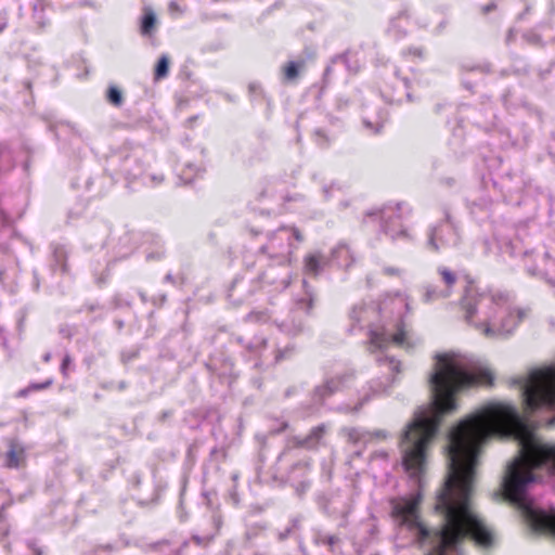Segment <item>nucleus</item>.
<instances>
[{"instance_id": "obj_1", "label": "nucleus", "mask_w": 555, "mask_h": 555, "mask_svg": "<svg viewBox=\"0 0 555 555\" xmlns=\"http://www.w3.org/2000/svg\"><path fill=\"white\" fill-rule=\"evenodd\" d=\"M435 415L416 418L408 427L402 440V464L412 476H418L425 467L426 452L438 429L440 418L456 409L455 396L475 386H492L491 371H467L462 359L453 352L437 353L430 376Z\"/></svg>"}, {"instance_id": "obj_2", "label": "nucleus", "mask_w": 555, "mask_h": 555, "mask_svg": "<svg viewBox=\"0 0 555 555\" xmlns=\"http://www.w3.org/2000/svg\"><path fill=\"white\" fill-rule=\"evenodd\" d=\"M547 464L555 470V444L542 443L531 436L522 439L520 455L508 466L502 483L504 498L521 504L526 487L533 480L532 470Z\"/></svg>"}, {"instance_id": "obj_3", "label": "nucleus", "mask_w": 555, "mask_h": 555, "mask_svg": "<svg viewBox=\"0 0 555 555\" xmlns=\"http://www.w3.org/2000/svg\"><path fill=\"white\" fill-rule=\"evenodd\" d=\"M525 411L555 408V367H543L532 371L524 387Z\"/></svg>"}, {"instance_id": "obj_4", "label": "nucleus", "mask_w": 555, "mask_h": 555, "mask_svg": "<svg viewBox=\"0 0 555 555\" xmlns=\"http://www.w3.org/2000/svg\"><path fill=\"white\" fill-rule=\"evenodd\" d=\"M524 515L532 530L555 537V513H546L526 506Z\"/></svg>"}, {"instance_id": "obj_5", "label": "nucleus", "mask_w": 555, "mask_h": 555, "mask_svg": "<svg viewBox=\"0 0 555 555\" xmlns=\"http://www.w3.org/2000/svg\"><path fill=\"white\" fill-rule=\"evenodd\" d=\"M7 451L1 454L2 465L8 469H20L26 466L25 446L16 438L5 439Z\"/></svg>"}, {"instance_id": "obj_6", "label": "nucleus", "mask_w": 555, "mask_h": 555, "mask_svg": "<svg viewBox=\"0 0 555 555\" xmlns=\"http://www.w3.org/2000/svg\"><path fill=\"white\" fill-rule=\"evenodd\" d=\"M326 425L320 424L310 429L304 438H294L293 446L298 449H317L326 433Z\"/></svg>"}, {"instance_id": "obj_7", "label": "nucleus", "mask_w": 555, "mask_h": 555, "mask_svg": "<svg viewBox=\"0 0 555 555\" xmlns=\"http://www.w3.org/2000/svg\"><path fill=\"white\" fill-rule=\"evenodd\" d=\"M391 343L400 348L412 349L415 344L411 340L410 331L403 320L396 324V333L390 337Z\"/></svg>"}, {"instance_id": "obj_8", "label": "nucleus", "mask_w": 555, "mask_h": 555, "mask_svg": "<svg viewBox=\"0 0 555 555\" xmlns=\"http://www.w3.org/2000/svg\"><path fill=\"white\" fill-rule=\"evenodd\" d=\"M157 27V17L154 10L150 7L143 8V14L140 20V34L144 37H152Z\"/></svg>"}, {"instance_id": "obj_9", "label": "nucleus", "mask_w": 555, "mask_h": 555, "mask_svg": "<svg viewBox=\"0 0 555 555\" xmlns=\"http://www.w3.org/2000/svg\"><path fill=\"white\" fill-rule=\"evenodd\" d=\"M369 343L375 350L386 349L391 343L383 330H371L369 332Z\"/></svg>"}, {"instance_id": "obj_10", "label": "nucleus", "mask_w": 555, "mask_h": 555, "mask_svg": "<svg viewBox=\"0 0 555 555\" xmlns=\"http://www.w3.org/2000/svg\"><path fill=\"white\" fill-rule=\"evenodd\" d=\"M305 67V61H289L282 67L283 79L286 82L294 81L298 78L300 69Z\"/></svg>"}, {"instance_id": "obj_11", "label": "nucleus", "mask_w": 555, "mask_h": 555, "mask_svg": "<svg viewBox=\"0 0 555 555\" xmlns=\"http://www.w3.org/2000/svg\"><path fill=\"white\" fill-rule=\"evenodd\" d=\"M305 271L312 275H318L321 270V256L317 254H309L304 259Z\"/></svg>"}, {"instance_id": "obj_12", "label": "nucleus", "mask_w": 555, "mask_h": 555, "mask_svg": "<svg viewBox=\"0 0 555 555\" xmlns=\"http://www.w3.org/2000/svg\"><path fill=\"white\" fill-rule=\"evenodd\" d=\"M169 74V59L167 55H162L154 69V80L159 81L166 78Z\"/></svg>"}, {"instance_id": "obj_13", "label": "nucleus", "mask_w": 555, "mask_h": 555, "mask_svg": "<svg viewBox=\"0 0 555 555\" xmlns=\"http://www.w3.org/2000/svg\"><path fill=\"white\" fill-rule=\"evenodd\" d=\"M50 384H51V382H49V380H47L44 383H34V384H30L28 387H26L24 389H21L16 393V397L25 398V397H27L33 391H39V390L48 388L50 386Z\"/></svg>"}, {"instance_id": "obj_14", "label": "nucleus", "mask_w": 555, "mask_h": 555, "mask_svg": "<svg viewBox=\"0 0 555 555\" xmlns=\"http://www.w3.org/2000/svg\"><path fill=\"white\" fill-rule=\"evenodd\" d=\"M107 101L114 106H120L122 104L124 98L121 91L117 87H109L106 93Z\"/></svg>"}, {"instance_id": "obj_15", "label": "nucleus", "mask_w": 555, "mask_h": 555, "mask_svg": "<svg viewBox=\"0 0 555 555\" xmlns=\"http://www.w3.org/2000/svg\"><path fill=\"white\" fill-rule=\"evenodd\" d=\"M402 55L410 60H422L425 56V50L422 47H408L402 51Z\"/></svg>"}, {"instance_id": "obj_16", "label": "nucleus", "mask_w": 555, "mask_h": 555, "mask_svg": "<svg viewBox=\"0 0 555 555\" xmlns=\"http://www.w3.org/2000/svg\"><path fill=\"white\" fill-rule=\"evenodd\" d=\"M343 434L349 443L356 444L360 441L361 435L357 428L348 427L343 429Z\"/></svg>"}, {"instance_id": "obj_17", "label": "nucleus", "mask_w": 555, "mask_h": 555, "mask_svg": "<svg viewBox=\"0 0 555 555\" xmlns=\"http://www.w3.org/2000/svg\"><path fill=\"white\" fill-rule=\"evenodd\" d=\"M439 273H440L443 282L448 286H452L456 282V276H455V274L451 270H449L447 268H441L439 270Z\"/></svg>"}, {"instance_id": "obj_18", "label": "nucleus", "mask_w": 555, "mask_h": 555, "mask_svg": "<svg viewBox=\"0 0 555 555\" xmlns=\"http://www.w3.org/2000/svg\"><path fill=\"white\" fill-rule=\"evenodd\" d=\"M266 318L263 312L253 311L247 315V320L251 322H258Z\"/></svg>"}, {"instance_id": "obj_19", "label": "nucleus", "mask_w": 555, "mask_h": 555, "mask_svg": "<svg viewBox=\"0 0 555 555\" xmlns=\"http://www.w3.org/2000/svg\"><path fill=\"white\" fill-rule=\"evenodd\" d=\"M11 506V503H4L0 506V522H4L7 520V511Z\"/></svg>"}, {"instance_id": "obj_20", "label": "nucleus", "mask_w": 555, "mask_h": 555, "mask_svg": "<svg viewBox=\"0 0 555 555\" xmlns=\"http://www.w3.org/2000/svg\"><path fill=\"white\" fill-rule=\"evenodd\" d=\"M496 9V4L494 2L488 3L481 8V12L483 14H488Z\"/></svg>"}, {"instance_id": "obj_21", "label": "nucleus", "mask_w": 555, "mask_h": 555, "mask_svg": "<svg viewBox=\"0 0 555 555\" xmlns=\"http://www.w3.org/2000/svg\"><path fill=\"white\" fill-rule=\"evenodd\" d=\"M292 232H293L294 237H295L297 241H299V242H300V241H302V234H301V232L299 231V229H297V228L293 227V228H292Z\"/></svg>"}, {"instance_id": "obj_22", "label": "nucleus", "mask_w": 555, "mask_h": 555, "mask_svg": "<svg viewBox=\"0 0 555 555\" xmlns=\"http://www.w3.org/2000/svg\"><path fill=\"white\" fill-rule=\"evenodd\" d=\"M437 231L438 229L435 230L434 234L431 235L430 237V244L431 246L434 247L435 250H438L439 249V246L438 244L436 243V235H437Z\"/></svg>"}, {"instance_id": "obj_23", "label": "nucleus", "mask_w": 555, "mask_h": 555, "mask_svg": "<svg viewBox=\"0 0 555 555\" xmlns=\"http://www.w3.org/2000/svg\"><path fill=\"white\" fill-rule=\"evenodd\" d=\"M169 10H170L171 12H179V13H181V12H182V11H181V9L179 8V5H178L176 2H171V3L169 4Z\"/></svg>"}, {"instance_id": "obj_24", "label": "nucleus", "mask_w": 555, "mask_h": 555, "mask_svg": "<svg viewBox=\"0 0 555 555\" xmlns=\"http://www.w3.org/2000/svg\"><path fill=\"white\" fill-rule=\"evenodd\" d=\"M385 272H386L387 274H389V275H396V274H398V273H399V270H398V269H395V268H387V269L385 270Z\"/></svg>"}, {"instance_id": "obj_25", "label": "nucleus", "mask_w": 555, "mask_h": 555, "mask_svg": "<svg viewBox=\"0 0 555 555\" xmlns=\"http://www.w3.org/2000/svg\"><path fill=\"white\" fill-rule=\"evenodd\" d=\"M483 332H485V334H486V335H490V334H492V330L490 328V326H489V325H485V330H483Z\"/></svg>"}, {"instance_id": "obj_26", "label": "nucleus", "mask_w": 555, "mask_h": 555, "mask_svg": "<svg viewBox=\"0 0 555 555\" xmlns=\"http://www.w3.org/2000/svg\"><path fill=\"white\" fill-rule=\"evenodd\" d=\"M69 362V358L66 356L64 359H63V366L67 365V363Z\"/></svg>"}, {"instance_id": "obj_27", "label": "nucleus", "mask_w": 555, "mask_h": 555, "mask_svg": "<svg viewBox=\"0 0 555 555\" xmlns=\"http://www.w3.org/2000/svg\"><path fill=\"white\" fill-rule=\"evenodd\" d=\"M5 27H7V24H5V23L1 24V25H0V33H1Z\"/></svg>"}, {"instance_id": "obj_28", "label": "nucleus", "mask_w": 555, "mask_h": 555, "mask_svg": "<svg viewBox=\"0 0 555 555\" xmlns=\"http://www.w3.org/2000/svg\"><path fill=\"white\" fill-rule=\"evenodd\" d=\"M195 120H196V117L189 118V122H195Z\"/></svg>"}, {"instance_id": "obj_29", "label": "nucleus", "mask_w": 555, "mask_h": 555, "mask_svg": "<svg viewBox=\"0 0 555 555\" xmlns=\"http://www.w3.org/2000/svg\"><path fill=\"white\" fill-rule=\"evenodd\" d=\"M474 312L473 311H469L468 314H467V319H470L473 317Z\"/></svg>"}, {"instance_id": "obj_30", "label": "nucleus", "mask_w": 555, "mask_h": 555, "mask_svg": "<svg viewBox=\"0 0 555 555\" xmlns=\"http://www.w3.org/2000/svg\"><path fill=\"white\" fill-rule=\"evenodd\" d=\"M193 540H194L196 543H198V544L201 543L199 538H194Z\"/></svg>"}, {"instance_id": "obj_31", "label": "nucleus", "mask_w": 555, "mask_h": 555, "mask_svg": "<svg viewBox=\"0 0 555 555\" xmlns=\"http://www.w3.org/2000/svg\"><path fill=\"white\" fill-rule=\"evenodd\" d=\"M36 555H42V552L39 550H36Z\"/></svg>"}]
</instances>
